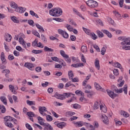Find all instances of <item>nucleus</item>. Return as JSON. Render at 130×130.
<instances>
[{
    "label": "nucleus",
    "mask_w": 130,
    "mask_h": 130,
    "mask_svg": "<svg viewBox=\"0 0 130 130\" xmlns=\"http://www.w3.org/2000/svg\"><path fill=\"white\" fill-rule=\"evenodd\" d=\"M38 120L39 123H40L41 125H43L45 123L44 122V119L40 116L38 117Z\"/></svg>",
    "instance_id": "6ab92c4d"
},
{
    "label": "nucleus",
    "mask_w": 130,
    "mask_h": 130,
    "mask_svg": "<svg viewBox=\"0 0 130 130\" xmlns=\"http://www.w3.org/2000/svg\"><path fill=\"white\" fill-rule=\"evenodd\" d=\"M27 23L30 25V26H31L32 27H34L35 26V23H34V21L31 19H29L27 20Z\"/></svg>",
    "instance_id": "c756f323"
},
{
    "label": "nucleus",
    "mask_w": 130,
    "mask_h": 130,
    "mask_svg": "<svg viewBox=\"0 0 130 130\" xmlns=\"http://www.w3.org/2000/svg\"><path fill=\"white\" fill-rule=\"evenodd\" d=\"M124 2V0H119V5L120 8H122L123 7V3Z\"/></svg>",
    "instance_id": "6e6d98bb"
},
{
    "label": "nucleus",
    "mask_w": 130,
    "mask_h": 130,
    "mask_svg": "<svg viewBox=\"0 0 130 130\" xmlns=\"http://www.w3.org/2000/svg\"><path fill=\"white\" fill-rule=\"evenodd\" d=\"M101 31L103 32V33H104V34H106V35H107L109 38H112V35L108 30L106 29H102Z\"/></svg>",
    "instance_id": "9b49d317"
},
{
    "label": "nucleus",
    "mask_w": 130,
    "mask_h": 130,
    "mask_svg": "<svg viewBox=\"0 0 130 130\" xmlns=\"http://www.w3.org/2000/svg\"><path fill=\"white\" fill-rule=\"evenodd\" d=\"M68 75L69 79H73V78H74V73L72 71H70L68 72Z\"/></svg>",
    "instance_id": "a19ab883"
},
{
    "label": "nucleus",
    "mask_w": 130,
    "mask_h": 130,
    "mask_svg": "<svg viewBox=\"0 0 130 130\" xmlns=\"http://www.w3.org/2000/svg\"><path fill=\"white\" fill-rule=\"evenodd\" d=\"M113 13L114 14V15L115 16H116L117 17H118V18H119V17H121V15H120V14H119V13H118V12L116 11H113Z\"/></svg>",
    "instance_id": "bf43d9fd"
},
{
    "label": "nucleus",
    "mask_w": 130,
    "mask_h": 130,
    "mask_svg": "<svg viewBox=\"0 0 130 130\" xmlns=\"http://www.w3.org/2000/svg\"><path fill=\"white\" fill-rule=\"evenodd\" d=\"M12 98L15 103H18L19 102V101H18V97H17V96L13 95Z\"/></svg>",
    "instance_id": "de8ad7c7"
},
{
    "label": "nucleus",
    "mask_w": 130,
    "mask_h": 130,
    "mask_svg": "<svg viewBox=\"0 0 130 130\" xmlns=\"http://www.w3.org/2000/svg\"><path fill=\"white\" fill-rule=\"evenodd\" d=\"M32 32L34 35L37 36V37H38V38H40V35L39 34V32L37 31V30H34L32 31Z\"/></svg>",
    "instance_id": "72a5a7b5"
},
{
    "label": "nucleus",
    "mask_w": 130,
    "mask_h": 130,
    "mask_svg": "<svg viewBox=\"0 0 130 130\" xmlns=\"http://www.w3.org/2000/svg\"><path fill=\"white\" fill-rule=\"evenodd\" d=\"M101 118L103 121L104 123L105 124H108L109 123V120H108V117L105 115H102Z\"/></svg>",
    "instance_id": "1a4fd4ad"
},
{
    "label": "nucleus",
    "mask_w": 130,
    "mask_h": 130,
    "mask_svg": "<svg viewBox=\"0 0 130 130\" xmlns=\"http://www.w3.org/2000/svg\"><path fill=\"white\" fill-rule=\"evenodd\" d=\"M66 27L67 28L68 30L69 31H70V32L73 31V27L72 26H71V25H70V24H67Z\"/></svg>",
    "instance_id": "a18cd8bd"
},
{
    "label": "nucleus",
    "mask_w": 130,
    "mask_h": 130,
    "mask_svg": "<svg viewBox=\"0 0 130 130\" xmlns=\"http://www.w3.org/2000/svg\"><path fill=\"white\" fill-rule=\"evenodd\" d=\"M81 51L82 52H87V46H82L81 47Z\"/></svg>",
    "instance_id": "49530a36"
},
{
    "label": "nucleus",
    "mask_w": 130,
    "mask_h": 130,
    "mask_svg": "<svg viewBox=\"0 0 130 130\" xmlns=\"http://www.w3.org/2000/svg\"><path fill=\"white\" fill-rule=\"evenodd\" d=\"M96 33L97 35L100 38H102L103 37H104V34H103L102 32L100 31V30H97Z\"/></svg>",
    "instance_id": "2f4dec72"
},
{
    "label": "nucleus",
    "mask_w": 130,
    "mask_h": 130,
    "mask_svg": "<svg viewBox=\"0 0 130 130\" xmlns=\"http://www.w3.org/2000/svg\"><path fill=\"white\" fill-rule=\"evenodd\" d=\"M26 103L29 106H32V105H35V102L29 101L28 100L26 101Z\"/></svg>",
    "instance_id": "ea45409f"
},
{
    "label": "nucleus",
    "mask_w": 130,
    "mask_h": 130,
    "mask_svg": "<svg viewBox=\"0 0 130 130\" xmlns=\"http://www.w3.org/2000/svg\"><path fill=\"white\" fill-rule=\"evenodd\" d=\"M43 126H44L47 130H53L52 126L48 123H44Z\"/></svg>",
    "instance_id": "4468645a"
},
{
    "label": "nucleus",
    "mask_w": 130,
    "mask_h": 130,
    "mask_svg": "<svg viewBox=\"0 0 130 130\" xmlns=\"http://www.w3.org/2000/svg\"><path fill=\"white\" fill-rule=\"evenodd\" d=\"M41 40L43 41L44 43H47V39L45 37L44 35H41Z\"/></svg>",
    "instance_id": "7c9ffc66"
},
{
    "label": "nucleus",
    "mask_w": 130,
    "mask_h": 130,
    "mask_svg": "<svg viewBox=\"0 0 130 130\" xmlns=\"http://www.w3.org/2000/svg\"><path fill=\"white\" fill-rule=\"evenodd\" d=\"M71 95H74L73 93L68 92L64 93L63 94H58L56 93L54 96L57 98V99H60V100H63L66 98H69L71 97Z\"/></svg>",
    "instance_id": "7ed1b4c3"
},
{
    "label": "nucleus",
    "mask_w": 130,
    "mask_h": 130,
    "mask_svg": "<svg viewBox=\"0 0 130 130\" xmlns=\"http://www.w3.org/2000/svg\"><path fill=\"white\" fill-rule=\"evenodd\" d=\"M86 4L89 8H97L98 7L97 2L93 0H88L86 2Z\"/></svg>",
    "instance_id": "39448f33"
},
{
    "label": "nucleus",
    "mask_w": 130,
    "mask_h": 130,
    "mask_svg": "<svg viewBox=\"0 0 130 130\" xmlns=\"http://www.w3.org/2000/svg\"><path fill=\"white\" fill-rule=\"evenodd\" d=\"M11 7L13 9H17V8L18 7V5H17V4H16L15 2H12L11 4Z\"/></svg>",
    "instance_id": "79ce46f5"
},
{
    "label": "nucleus",
    "mask_w": 130,
    "mask_h": 130,
    "mask_svg": "<svg viewBox=\"0 0 130 130\" xmlns=\"http://www.w3.org/2000/svg\"><path fill=\"white\" fill-rule=\"evenodd\" d=\"M1 59L2 61V63H7V59H6V55H5V53L2 52L1 54Z\"/></svg>",
    "instance_id": "9d476101"
},
{
    "label": "nucleus",
    "mask_w": 130,
    "mask_h": 130,
    "mask_svg": "<svg viewBox=\"0 0 130 130\" xmlns=\"http://www.w3.org/2000/svg\"><path fill=\"white\" fill-rule=\"evenodd\" d=\"M116 93L118 94H120V93H122V91H124V94H127V85L125 84L124 85L122 88L117 89L115 90Z\"/></svg>",
    "instance_id": "423d86ee"
},
{
    "label": "nucleus",
    "mask_w": 130,
    "mask_h": 130,
    "mask_svg": "<svg viewBox=\"0 0 130 130\" xmlns=\"http://www.w3.org/2000/svg\"><path fill=\"white\" fill-rule=\"evenodd\" d=\"M73 12L76 13V15H77V16H79L80 17V18H82L83 20H85V18H84L83 16H82V14L81 13H80V12H79V11H78V10H76V9L74 8L73 9Z\"/></svg>",
    "instance_id": "a211bd4d"
},
{
    "label": "nucleus",
    "mask_w": 130,
    "mask_h": 130,
    "mask_svg": "<svg viewBox=\"0 0 130 130\" xmlns=\"http://www.w3.org/2000/svg\"><path fill=\"white\" fill-rule=\"evenodd\" d=\"M29 13L31 16H32V17H35L36 18H37V19L39 18V16H38V15L35 13V12H34V11H33L32 10H30L29 11Z\"/></svg>",
    "instance_id": "a878e982"
},
{
    "label": "nucleus",
    "mask_w": 130,
    "mask_h": 130,
    "mask_svg": "<svg viewBox=\"0 0 130 130\" xmlns=\"http://www.w3.org/2000/svg\"><path fill=\"white\" fill-rule=\"evenodd\" d=\"M90 36H91L93 40H96V39L98 38L97 36L94 32H91L90 34Z\"/></svg>",
    "instance_id": "4c0bfd02"
},
{
    "label": "nucleus",
    "mask_w": 130,
    "mask_h": 130,
    "mask_svg": "<svg viewBox=\"0 0 130 130\" xmlns=\"http://www.w3.org/2000/svg\"><path fill=\"white\" fill-rule=\"evenodd\" d=\"M11 20L12 21V22H14L16 24H19L20 23V21H19V19H18L17 17L15 16H11Z\"/></svg>",
    "instance_id": "dca6fc26"
},
{
    "label": "nucleus",
    "mask_w": 130,
    "mask_h": 130,
    "mask_svg": "<svg viewBox=\"0 0 130 130\" xmlns=\"http://www.w3.org/2000/svg\"><path fill=\"white\" fill-rule=\"evenodd\" d=\"M36 26L38 29H39L40 32H44V29L43 28V27L39 25L38 23H36Z\"/></svg>",
    "instance_id": "5701e85b"
},
{
    "label": "nucleus",
    "mask_w": 130,
    "mask_h": 130,
    "mask_svg": "<svg viewBox=\"0 0 130 130\" xmlns=\"http://www.w3.org/2000/svg\"><path fill=\"white\" fill-rule=\"evenodd\" d=\"M121 115H123L124 117H128L129 116V114L124 111H121Z\"/></svg>",
    "instance_id": "b1692460"
},
{
    "label": "nucleus",
    "mask_w": 130,
    "mask_h": 130,
    "mask_svg": "<svg viewBox=\"0 0 130 130\" xmlns=\"http://www.w3.org/2000/svg\"><path fill=\"white\" fill-rule=\"evenodd\" d=\"M107 94L109 95V96L112 98V99H114L115 97L117 96V94L116 93H114V92L109 89H107L106 90Z\"/></svg>",
    "instance_id": "6e6552de"
},
{
    "label": "nucleus",
    "mask_w": 130,
    "mask_h": 130,
    "mask_svg": "<svg viewBox=\"0 0 130 130\" xmlns=\"http://www.w3.org/2000/svg\"><path fill=\"white\" fill-rule=\"evenodd\" d=\"M94 87L95 89L98 90H101V89H102V87H101V86H100V84H99L97 82L94 83Z\"/></svg>",
    "instance_id": "393cba45"
},
{
    "label": "nucleus",
    "mask_w": 130,
    "mask_h": 130,
    "mask_svg": "<svg viewBox=\"0 0 130 130\" xmlns=\"http://www.w3.org/2000/svg\"><path fill=\"white\" fill-rule=\"evenodd\" d=\"M49 14L53 17H59L62 15V10L60 8H53L49 11Z\"/></svg>",
    "instance_id": "f257e3e1"
},
{
    "label": "nucleus",
    "mask_w": 130,
    "mask_h": 130,
    "mask_svg": "<svg viewBox=\"0 0 130 130\" xmlns=\"http://www.w3.org/2000/svg\"><path fill=\"white\" fill-rule=\"evenodd\" d=\"M39 111L40 114H43V112H46L47 110H46V107H39Z\"/></svg>",
    "instance_id": "2eb2a0df"
},
{
    "label": "nucleus",
    "mask_w": 130,
    "mask_h": 130,
    "mask_svg": "<svg viewBox=\"0 0 130 130\" xmlns=\"http://www.w3.org/2000/svg\"><path fill=\"white\" fill-rule=\"evenodd\" d=\"M93 47L96 50V51L100 52V48L98 47V45H94Z\"/></svg>",
    "instance_id": "0e129e2a"
},
{
    "label": "nucleus",
    "mask_w": 130,
    "mask_h": 130,
    "mask_svg": "<svg viewBox=\"0 0 130 130\" xmlns=\"http://www.w3.org/2000/svg\"><path fill=\"white\" fill-rule=\"evenodd\" d=\"M80 101L81 102H87V99L85 98L84 96H82L79 99Z\"/></svg>",
    "instance_id": "13d9d810"
},
{
    "label": "nucleus",
    "mask_w": 130,
    "mask_h": 130,
    "mask_svg": "<svg viewBox=\"0 0 130 130\" xmlns=\"http://www.w3.org/2000/svg\"><path fill=\"white\" fill-rule=\"evenodd\" d=\"M80 107H81V106L78 104L73 105V108H75V109H78V108H80Z\"/></svg>",
    "instance_id": "e2e57ef3"
},
{
    "label": "nucleus",
    "mask_w": 130,
    "mask_h": 130,
    "mask_svg": "<svg viewBox=\"0 0 130 130\" xmlns=\"http://www.w3.org/2000/svg\"><path fill=\"white\" fill-rule=\"evenodd\" d=\"M19 13L20 14H22L24 13L26 11V8L23 7H19Z\"/></svg>",
    "instance_id": "09e8293b"
},
{
    "label": "nucleus",
    "mask_w": 130,
    "mask_h": 130,
    "mask_svg": "<svg viewBox=\"0 0 130 130\" xmlns=\"http://www.w3.org/2000/svg\"><path fill=\"white\" fill-rule=\"evenodd\" d=\"M0 110L2 113H5L6 112V107L3 105H0Z\"/></svg>",
    "instance_id": "f704fd0d"
},
{
    "label": "nucleus",
    "mask_w": 130,
    "mask_h": 130,
    "mask_svg": "<svg viewBox=\"0 0 130 130\" xmlns=\"http://www.w3.org/2000/svg\"><path fill=\"white\" fill-rule=\"evenodd\" d=\"M4 119L6 126L10 127V128L14 127V125L11 122V121L13 120V117L10 116H6L4 118Z\"/></svg>",
    "instance_id": "20e7f679"
},
{
    "label": "nucleus",
    "mask_w": 130,
    "mask_h": 130,
    "mask_svg": "<svg viewBox=\"0 0 130 130\" xmlns=\"http://www.w3.org/2000/svg\"><path fill=\"white\" fill-rule=\"evenodd\" d=\"M37 46V47H39L40 48H43V47H44V46L42 45V43H41V42H39V43H38Z\"/></svg>",
    "instance_id": "69168bd1"
},
{
    "label": "nucleus",
    "mask_w": 130,
    "mask_h": 130,
    "mask_svg": "<svg viewBox=\"0 0 130 130\" xmlns=\"http://www.w3.org/2000/svg\"><path fill=\"white\" fill-rule=\"evenodd\" d=\"M114 74L115 76H118L119 73H118V70L117 69H114L113 71Z\"/></svg>",
    "instance_id": "774afa93"
},
{
    "label": "nucleus",
    "mask_w": 130,
    "mask_h": 130,
    "mask_svg": "<svg viewBox=\"0 0 130 130\" xmlns=\"http://www.w3.org/2000/svg\"><path fill=\"white\" fill-rule=\"evenodd\" d=\"M11 39H12V36H11V35L8 34L6 36L5 40L6 41H8V42H11Z\"/></svg>",
    "instance_id": "c85d7f7f"
},
{
    "label": "nucleus",
    "mask_w": 130,
    "mask_h": 130,
    "mask_svg": "<svg viewBox=\"0 0 130 130\" xmlns=\"http://www.w3.org/2000/svg\"><path fill=\"white\" fill-rule=\"evenodd\" d=\"M26 115H27L28 117H35V114H34L33 112H27L26 113Z\"/></svg>",
    "instance_id": "473e14b6"
},
{
    "label": "nucleus",
    "mask_w": 130,
    "mask_h": 130,
    "mask_svg": "<svg viewBox=\"0 0 130 130\" xmlns=\"http://www.w3.org/2000/svg\"><path fill=\"white\" fill-rule=\"evenodd\" d=\"M83 30L85 32V33H86V34L90 36V34H91V32H90L89 30L87 29L85 27H83Z\"/></svg>",
    "instance_id": "4d7b16f0"
},
{
    "label": "nucleus",
    "mask_w": 130,
    "mask_h": 130,
    "mask_svg": "<svg viewBox=\"0 0 130 130\" xmlns=\"http://www.w3.org/2000/svg\"><path fill=\"white\" fill-rule=\"evenodd\" d=\"M69 22L71 25H73L74 26H77V24L74 22V20L72 19H69Z\"/></svg>",
    "instance_id": "052dcab7"
},
{
    "label": "nucleus",
    "mask_w": 130,
    "mask_h": 130,
    "mask_svg": "<svg viewBox=\"0 0 130 130\" xmlns=\"http://www.w3.org/2000/svg\"><path fill=\"white\" fill-rule=\"evenodd\" d=\"M25 126L27 129L33 130V128H32V126H31V125L30 124H29L28 123H26L25 124Z\"/></svg>",
    "instance_id": "5fc2aeb1"
},
{
    "label": "nucleus",
    "mask_w": 130,
    "mask_h": 130,
    "mask_svg": "<svg viewBox=\"0 0 130 130\" xmlns=\"http://www.w3.org/2000/svg\"><path fill=\"white\" fill-rule=\"evenodd\" d=\"M121 44L122 46L121 47L122 49L123 50H130V38H125L124 41L121 42Z\"/></svg>",
    "instance_id": "f03ea898"
},
{
    "label": "nucleus",
    "mask_w": 130,
    "mask_h": 130,
    "mask_svg": "<svg viewBox=\"0 0 130 130\" xmlns=\"http://www.w3.org/2000/svg\"><path fill=\"white\" fill-rule=\"evenodd\" d=\"M46 118V120L48 121H52V120H53V118H52V116L50 115H47Z\"/></svg>",
    "instance_id": "58836bf2"
},
{
    "label": "nucleus",
    "mask_w": 130,
    "mask_h": 130,
    "mask_svg": "<svg viewBox=\"0 0 130 130\" xmlns=\"http://www.w3.org/2000/svg\"><path fill=\"white\" fill-rule=\"evenodd\" d=\"M76 124L77 126L79 127L81 126H83V123L82 122V121L76 122Z\"/></svg>",
    "instance_id": "338daca9"
},
{
    "label": "nucleus",
    "mask_w": 130,
    "mask_h": 130,
    "mask_svg": "<svg viewBox=\"0 0 130 130\" xmlns=\"http://www.w3.org/2000/svg\"><path fill=\"white\" fill-rule=\"evenodd\" d=\"M57 127L59 128H63L64 126H67V123L64 122H61L57 124Z\"/></svg>",
    "instance_id": "ddd939ff"
},
{
    "label": "nucleus",
    "mask_w": 130,
    "mask_h": 130,
    "mask_svg": "<svg viewBox=\"0 0 130 130\" xmlns=\"http://www.w3.org/2000/svg\"><path fill=\"white\" fill-rule=\"evenodd\" d=\"M9 87L10 91H11L12 93L14 94H17V92H16V90H15L14 86H13V85H9Z\"/></svg>",
    "instance_id": "aec40b11"
},
{
    "label": "nucleus",
    "mask_w": 130,
    "mask_h": 130,
    "mask_svg": "<svg viewBox=\"0 0 130 130\" xmlns=\"http://www.w3.org/2000/svg\"><path fill=\"white\" fill-rule=\"evenodd\" d=\"M16 49L18 51H24V49H22L20 46H16Z\"/></svg>",
    "instance_id": "864d4df0"
},
{
    "label": "nucleus",
    "mask_w": 130,
    "mask_h": 130,
    "mask_svg": "<svg viewBox=\"0 0 130 130\" xmlns=\"http://www.w3.org/2000/svg\"><path fill=\"white\" fill-rule=\"evenodd\" d=\"M108 21L110 24H111V25H114V21L111 19V18H108Z\"/></svg>",
    "instance_id": "3c124183"
},
{
    "label": "nucleus",
    "mask_w": 130,
    "mask_h": 130,
    "mask_svg": "<svg viewBox=\"0 0 130 130\" xmlns=\"http://www.w3.org/2000/svg\"><path fill=\"white\" fill-rule=\"evenodd\" d=\"M114 67H115V68H118L119 69H120V70L122 69V66L121 64H120V63H118V62L115 63Z\"/></svg>",
    "instance_id": "c03bdc74"
},
{
    "label": "nucleus",
    "mask_w": 130,
    "mask_h": 130,
    "mask_svg": "<svg viewBox=\"0 0 130 130\" xmlns=\"http://www.w3.org/2000/svg\"><path fill=\"white\" fill-rule=\"evenodd\" d=\"M94 64L96 69L99 71L100 70V65L99 64V60H96L94 62Z\"/></svg>",
    "instance_id": "cd10ccee"
},
{
    "label": "nucleus",
    "mask_w": 130,
    "mask_h": 130,
    "mask_svg": "<svg viewBox=\"0 0 130 130\" xmlns=\"http://www.w3.org/2000/svg\"><path fill=\"white\" fill-rule=\"evenodd\" d=\"M24 67H25V68H27V69L30 70V71H33V69H32L34 68V65L31 63L26 62L25 63Z\"/></svg>",
    "instance_id": "f8f14e48"
},
{
    "label": "nucleus",
    "mask_w": 130,
    "mask_h": 130,
    "mask_svg": "<svg viewBox=\"0 0 130 130\" xmlns=\"http://www.w3.org/2000/svg\"><path fill=\"white\" fill-rule=\"evenodd\" d=\"M44 51L48 52H53V51H54L53 49L50 48L47 46H45L44 48Z\"/></svg>",
    "instance_id": "412c9836"
},
{
    "label": "nucleus",
    "mask_w": 130,
    "mask_h": 130,
    "mask_svg": "<svg viewBox=\"0 0 130 130\" xmlns=\"http://www.w3.org/2000/svg\"><path fill=\"white\" fill-rule=\"evenodd\" d=\"M42 52V50H33L32 51V53H34L35 54H40Z\"/></svg>",
    "instance_id": "e433bc0d"
},
{
    "label": "nucleus",
    "mask_w": 130,
    "mask_h": 130,
    "mask_svg": "<svg viewBox=\"0 0 130 130\" xmlns=\"http://www.w3.org/2000/svg\"><path fill=\"white\" fill-rule=\"evenodd\" d=\"M0 99L4 105H8V102H7V98L5 96H2L0 98Z\"/></svg>",
    "instance_id": "f3484780"
},
{
    "label": "nucleus",
    "mask_w": 130,
    "mask_h": 130,
    "mask_svg": "<svg viewBox=\"0 0 130 130\" xmlns=\"http://www.w3.org/2000/svg\"><path fill=\"white\" fill-rule=\"evenodd\" d=\"M70 39H71V41H76L77 38H76V36H75L74 35H71L70 36Z\"/></svg>",
    "instance_id": "680f3d73"
},
{
    "label": "nucleus",
    "mask_w": 130,
    "mask_h": 130,
    "mask_svg": "<svg viewBox=\"0 0 130 130\" xmlns=\"http://www.w3.org/2000/svg\"><path fill=\"white\" fill-rule=\"evenodd\" d=\"M100 104H99V103H98V102H96L93 106V109L94 110H96L97 109H98V108H99V107H100Z\"/></svg>",
    "instance_id": "bb28decb"
},
{
    "label": "nucleus",
    "mask_w": 130,
    "mask_h": 130,
    "mask_svg": "<svg viewBox=\"0 0 130 130\" xmlns=\"http://www.w3.org/2000/svg\"><path fill=\"white\" fill-rule=\"evenodd\" d=\"M100 110H102L104 113H106L107 112V109L106 108V106L100 105Z\"/></svg>",
    "instance_id": "4be33fe9"
},
{
    "label": "nucleus",
    "mask_w": 130,
    "mask_h": 130,
    "mask_svg": "<svg viewBox=\"0 0 130 130\" xmlns=\"http://www.w3.org/2000/svg\"><path fill=\"white\" fill-rule=\"evenodd\" d=\"M60 55H61V56H62V57H68V55L66 54V52H64V51L63 50H60Z\"/></svg>",
    "instance_id": "37998d69"
},
{
    "label": "nucleus",
    "mask_w": 130,
    "mask_h": 130,
    "mask_svg": "<svg viewBox=\"0 0 130 130\" xmlns=\"http://www.w3.org/2000/svg\"><path fill=\"white\" fill-rule=\"evenodd\" d=\"M96 23L99 24V25H101V26H104V24H103V22L101 19H98L96 20Z\"/></svg>",
    "instance_id": "603ef678"
},
{
    "label": "nucleus",
    "mask_w": 130,
    "mask_h": 130,
    "mask_svg": "<svg viewBox=\"0 0 130 130\" xmlns=\"http://www.w3.org/2000/svg\"><path fill=\"white\" fill-rule=\"evenodd\" d=\"M35 71L36 72H37V73H40V72L42 71V68L40 67H36L35 69Z\"/></svg>",
    "instance_id": "8fccbe9b"
},
{
    "label": "nucleus",
    "mask_w": 130,
    "mask_h": 130,
    "mask_svg": "<svg viewBox=\"0 0 130 130\" xmlns=\"http://www.w3.org/2000/svg\"><path fill=\"white\" fill-rule=\"evenodd\" d=\"M58 32L59 34L62 35L63 38H65L66 39H68V38H69V34H68L67 31H63L62 29H58Z\"/></svg>",
    "instance_id": "0eeeda50"
},
{
    "label": "nucleus",
    "mask_w": 130,
    "mask_h": 130,
    "mask_svg": "<svg viewBox=\"0 0 130 130\" xmlns=\"http://www.w3.org/2000/svg\"><path fill=\"white\" fill-rule=\"evenodd\" d=\"M106 48L107 47L105 46H104L101 50V53L102 55H104V54H105V52H106Z\"/></svg>",
    "instance_id": "c9c22d12"
}]
</instances>
